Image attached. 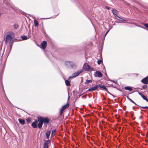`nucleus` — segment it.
Listing matches in <instances>:
<instances>
[{
	"label": "nucleus",
	"instance_id": "e433bc0d",
	"mask_svg": "<svg viewBox=\"0 0 148 148\" xmlns=\"http://www.w3.org/2000/svg\"><path fill=\"white\" fill-rule=\"evenodd\" d=\"M114 16H115V17L116 18H120L119 17V16H118L117 15V14H115V15H114Z\"/></svg>",
	"mask_w": 148,
	"mask_h": 148
},
{
	"label": "nucleus",
	"instance_id": "09e8293b",
	"mask_svg": "<svg viewBox=\"0 0 148 148\" xmlns=\"http://www.w3.org/2000/svg\"><path fill=\"white\" fill-rule=\"evenodd\" d=\"M113 25H115V23H114V24H113Z\"/></svg>",
	"mask_w": 148,
	"mask_h": 148
},
{
	"label": "nucleus",
	"instance_id": "f3484780",
	"mask_svg": "<svg viewBox=\"0 0 148 148\" xmlns=\"http://www.w3.org/2000/svg\"><path fill=\"white\" fill-rule=\"evenodd\" d=\"M56 132V129H54L52 131L51 134V137H53L55 135Z\"/></svg>",
	"mask_w": 148,
	"mask_h": 148
},
{
	"label": "nucleus",
	"instance_id": "6ab92c4d",
	"mask_svg": "<svg viewBox=\"0 0 148 148\" xmlns=\"http://www.w3.org/2000/svg\"><path fill=\"white\" fill-rule=\"evenodd\" d=\"M112 12L113 14L115 15L116 14H117L118 13V11L116 10L113 9L112 10Z\"/></svg>",
	"mask_w": 148,
	"mask_h": 148
},
{
	"label": "nucleus",
	"instance_id": "1a4fd4ad",
	"mask_svg": "<svg viewBox=\"0 0 148 148\" xmlns=\"http://www.w3.org/2000/svg\"><path fill=\"white\" fill-rule=\"evenodd\" d=\"M94 75L95 77H101L102 76V74L99 71H97L95 72Z\"/></svg>",
	"mask_w": 148,
	"mask_h": 148
},
{
	"label": "nucleus",
	"instance_id": "0eeeda50",
	"mask_svg": "<svg viewBox=\"0 0 148 148\" xmlns=\"http://www.w3.org/2000/svg\"><path fill=\"white\" fill-rule=\"evenodd\" d=\"M38 121L39 122V123L38 124V127L40 129H41L42 126L43 124V122L40 117H38Z\"/></svg>",
	"mask_w": 148,
	"mask_h": 148
},
{
	"label": "nucleus",
	"instance_id": "c756f323",
	"mask_svg": "<svg viewBox=\"0 0 148 148\" xmlns=\"http://www.w3.org/2000/svg\"><path fill=\"white\" fill-rule=\"evenodd\" d=\"M144 25L145 27L146 28H148V24L147 23H145L144 24Z\"/></svg>",
	"mask_w": 148,
	"mask_h": 148
},
{
	"label": "nucleus",
	"instance_id": "f704fd0d",
	"mask_svg": "<svg viewBox=\"0 0 148 148\" xmlns=\"http://www.w3.org/2000/svg\"><path fill=\"white\" fill-rule=\"evenodd\" d=\"M144 100H145L147 102H148V99L146 97H145L144 99H143Z\"/></svg>",
	"mask_w": 148,
	"mask_h": 148
},
{
	"label": "nucleus",
	"instance_id": "c85d7f7f",
	"mask_svg": "<svg viewBox=\"0 0 148 148\" xmlns=\"http://www.w3.org/2000/svg\"><path fill=\"white\" fill-rule=\"evenodd\" d=\"M102 60L101 59L98 60L97 61V63L98 64H99L101 62Z\"/></svg>",
	"mask_w": 148,
	"mask_h": 148
},
{
	"label": "nucleus",
	"instance_id": "393cba45",
	"mask_svg": "<svg viewBox=\"0 0 148 148\" xmlns=\"http://www.w3.org/2000/svg\"><path fill=\"white\" fill-rule=\"evenodd\" d=\"M14 27L15 29H17L18 28V25L16 24H14Z\"/></svg>",
	"mask_w": 148,
	"mask_h": 148
},
{
	"label": "nucleus",
	"instance_id": "cd10ccee",
	"mask_svg": "<svg viewBox=\"0 0 148 148\" xmlns=\"http://www.w3.org/2000/svg\"><path fill=\"white\" fill-rule=\"evenodd\" d=\"M147 85H143V86L142 88L143 89H146L147 88Z\"/></svg>",
	"mask_w": 148,
	"mask_h": 148
},
{
	"label": "nucleus",
	"instance_id": "aec40b11",
	"mask_svg": "<svg viewBox=\"0 0 148 148\" xmlns=\"http://www.w3.org/2000/svg\"><path fill=\"white\" fill-rule=\"evenodd\" d=\"M21 37L22 40H26L28 39L27 36L25 35L22 36Z\"/></svg>",
	"mask_w": 148,
	"mask_h": 148
},
{
	"label": "nucleus",
	"instance_id": "37998d69",
	"mask_svg": "<svg viewBox=\"0 0 148 148\" xmlns=\"http://www.w3.org/2000/svg\"><path fill=\"white\" fill-rule=\"evenodd\" d=\"M109 30H108V31L106 32V34H107L108 33V32H109Z\"/></svg>",
	"mask_w": 148,
	"mask_h": 148
},
{
	"label": "nucleus",
	"instance_id": "f8f14e48",
	"mask_svg": "<svg viewBox=\"0 0 148 148\" xmlns=\"http://www.w3.org/2000/svg\"><path fill=\"white\" fill-rule=\"evenodd\" d=\"M38 122L37 120H35L34 122H33L32 124V126L34 128L37 127V123Z\"/></svg>",
	"mask_w": 148,
	"mask_h": 148
},
{
	"label": "nucleus",
	"instance_id": "20e7f679",
	"mask_svg": "<svg viewBox=\"0 0 148 148\" xmlns=\"http://www.w3.org/2000/svg\"><path fill=\"white\" fill-rule=\"evenodd\" d=\"M83 71V69H81L77 71V72L73 73L72 75V76L69 77V79H70L71 78H73L76 77L78 76L80 73L82 72Z\"/></svg>",
	"mask_w": 148,
	"mask_h": 148
},
{
	"label": "nucleus",
	"instance_id": "8fccbe9b",
	"mask_svg": "<svg viewBox=\"0 0 148 148\" xmlns=\"http://www.w3.org/2000/svg\"><path fill=\"white\" fill-rule=\"evenodd\" d=\"M147 109L148 110V106H147Z\"/></svg>",
	"mask_w": 148,
	"mask_h": 148
},
{
	"label": "nucleus",
	"instance_id": "423d86ee",
	"mask_svg": "<svg viewBox=\"0 0 148 148\" xmlns=\"http://www.w3.org/2000/svg\"><path fill=\"white\" fill-rule=\"evenodd\" d=\"M40 117L42 120L43 122H44L45 125V124L46 123L47 124L49 122V119L47 118H43L41 117Z\"/></svg>",
	"mask_w": 148,
	"mask_h": 148
},
{
	"label": "nucleus",
	"instance_id": "7ed1b4c3",
	"mask_svg": "<svg viewBox=\"0 0 148 148\" xmlns=\"http://www.w3.org/2000/svg\"><path fill=\"white\" fill-rule=\"evenodd\" d=\"M13 40V39L10 34H7L5 38V43L7 44L8 42H11Z\"/></svg>",
	"mask_w": 148,
	"mask_h": 148
},
{
	"label": "nucleus",
	"instance_id": "a211bd4d",
	"mask_svg": "<svg viewBox=\"0 0 148 148\" xmlns=\"http://www.w3.org/2000/svg\"><path fill=\"white\" fill-rule=\"evenodd\" d=\"M65 82L67 86H69L70 85V81L67 80H66L65 81Z\"/></svg>",
	"mask_w": 148,
	"mask_h": 148
},
{
	"label": "nucleus",
	"instance_id": "2f4dec72",
	"mask_svg": "<svg viewBox=\"0 0 148 148\" xmlns=\"http://www.w3.org/2000/svg\"><path fill=\"white\" fill-rule=\"evenodd\" d=\"M144 100H145L147 102H148V99L146 97H145L144 99H143Z\"/></svg>",
	"mask_w": 148,
	"mask_h": 148
},
{
	"label": "nucleus",
	"instance_id": "79ce46f5",
	"mask_svg": "<svg viewBox=\"0 0 148 148\" xmlns=\"http://www.w3.org/2000/svg\"><path fill=\"white\" fill-rule=\"evenodd\" d=\"M111 81H112V82H114L115 83V84H116V82H115V81H113V80H112Z\"/></svg>",
	"mask_w": 148,
	"mask_h": 148
},
{
	"label": "nucleus",
	"instance_id": "f03ea898",
	"mask_svg": "<svg viewBox=\"0 0 148 148\" xmlns=\"http://www.w3.org/2000/svg\"><path fill=\"white\" fill-rule=\"evenodd\" d=\"M83 68L85 71H92L94 70L93 68L91 67L89 65L86 63L84 64Z\"/></svg>",
	"mask_w": 148,
	"mask_h": 148
},
{
	"label": "nucleus",
	"instance_id": "9b49d317",
	"mask_svg": "<svg viewBox=\"0 0 148 148\" xmlns=\"http://www.w3.org/2000/svg\"><path fill=\"white\" fill-rule=\"evenodd\" d=\"M141 82L144 84H147L148 83V77H146L143 79L141 80Z\"/></svg>",
	"mask_w": 148,
	"mask_h": 148
},
{
	"label": "nucleus",
	"instance_id": "a19ab883",
	"mask_svg": "<svg viewBox=\"0 0 148 148\" xmlns=\"http://www.w3.org/2000/svg\"><path fill=\"white\" fill-rule=\"evenodd\" d=\"M106 8H107V9L108 10H109L110 9V8L108 7V6H106Z\"/></svg>",
	"mask_w": 148,
	"mask_h": 148
},
{
	"label": "nucleus",
	"instance_id": "bb28decb",
	"mask_svg": "<svg viewBox=\"0 0 148 148\" xmlns=\"http://www.w3.org/2000/svg\"><path fill=\"white\" fill-rule=\"evenodd\" d=\"M69 103H67L66 104V105H64L63 106L65 108H67L68 107H69Z\"/></svg>",
	"mask_w": 148,
	"mask_h": 148
},
{
	"label": "nucleus",
	"instance_id": "49530a36",
	"mask_svg": "<svg viewBox=\"0 0 148 148\" xmlns=\"http://www.w3.org/2000/svg\"><path fill=\"white\" fill-rule=\"evenodd\" d=\"M107 34H106V33L105 34V36H106V35H107Z\"/></svg>",
	"mask_w": 148,
	"mask_h": 148
},
{
	"label": "nucleus",
	"instance_id": "6e6552de",
	"mask_svg": "<svg viewBox=\"0 0 148 148\" xmlns=\"http://www.w3.org/2000/svg\"><path fill=\"white\" fill-rule=\"evenodd\" d=\"M47 41L45 40L43 41L41 44V48L43 49H45L47 46Z\"/></svg>",
	"mask_w": 148,
	"mask_h": 148
},
{
	"label": "nucleus",
	"instance_id": "4468645a",
	"mask_svg": "<svg viewBox=\"0 0 148 148\" xmlns=\"http://www.w3.org/2000/svg\"><path fill=\"white\" fill-rule=\"evenodd\" d=\"M18 121L22 125H24L25 124V121L23 119H19Z\"/></svg>",
	"mask_w": 148,
	"mask_h": 148
},
{
	"label": "nucleus",
	"instance_id": "f257e3e1",
	"mask_svg": "<svg viewBox=\"0 0 148 148\" xmlns=\"http://www.w3.org/2000/svg\"><path fill=\"white\" fill-rule=\"evenodd\" d=\"M65 65L69 67H71L73 69H76L77 67V65L75 63L73 62L67 61L65 62Z\"/></svg>",
	"mask_w": 148,
	"mask_h": 148
},
{
	"label": "nucleus",
	"instance_id": "a18cd8bd",
	"mask_svg": "<svg viewBox=\"0 0 148 148\" xmlns=\"http://www.w3.org/2000/svg\"><path fill=\"white\" fill-rule=\"evenodd\" d=\"M62 108H63L64 110L66 109L63 106L62 107Z\"/></svg>",
	"mask_w": 148,
	"mask_h": 148
},
{
	"label": "nucleus",
	"instance_id": "7c9ffc66",
	"mask_svg": "<svg viewBox=\"0 0 148 148\" xmlns=\"http://www.w3.org/2000/svg\"><path fill=\"white\" fill-rule=\"evenodd\" d=\"M123 20H125L123 19H122V20H120V22L115 21V22L117 23H121V22H122Z\"/></svg>",
	"mask_w": 148,
	"mask_h": 148
},
{
	"label": "nucleus",
	"instance_id": "412c9836",
	"mask_svg": "<svg viewBox=\"0 0 148 148\" xmlns=\"http://www.w3.org/2000/svg\"><path fill=\"white\" fill-rule=\"evenodd\" d=\"M34 24L36 27H37L38 25V21L36 19L34 20Z\"/></svg>",
	"mask_w": 148,
	"mask_h": 148
},
{
	"label": "nucleus",
	"instance_id": "473e14b6",
	"mask_svg": "<svg viewBox=\"0 0 148 148\" xmlns=\"http://www.w3.org/2000/svg\"><path fill=\"white\" fill-rule=\"evenodd\" d=\"M144 100H145L147 102H148V99L146 97H145L144 99H143Z\"/></svg>",
	"mask_w": 148,
	"mask_h": 148
},
{
	"label": "nucleus",
	"instance_id": "dca6fc26",
	"mask_svg": "<svg viewBox=\"0 0 148 148\" xmlns=\"http://www.w3.org/2000/svg\"><path fill=\"white\" fill-rule=\"evenodd\" d=\"M51 134V132L50 131H47L46 133V135L47 138V139H49V136Z\"/></svg>",
	"mask_w": 148,
	"mask_h": 148
},
{
	"label": "nucleus",
	"instance_id": "ea45409f",
	"mask_svg": "<svg viewBox=\"0 0 148 148\" xmlns=\"http://www.w3.org/2000/svg\"><path fill=\"white\" fill-rule=\"evenodd\" d=\"M26 121L27 122H29L30 121V119H27Z\"/></svg>",
	"mask_w": 148,
	"mask_h": 148
},
{
	"label": "nucleus",
	"instance_id": "39448f33",
	"mask_svg": "<svg viewBox=\"0 0 148 148\" xmlns=\"http://www.w3.org/2000/svg\"><path fill=\"white\" fill-rule=\"evenodd\" d=\"M99 86L101 88V90H106L108 93L111 95H112L113 96L112 94H111L108 90L106 88V86L104 85H103L101 84H99Z\"/></svg>",
	"mask_w": 148,
	"mask_h": 148
},
{
	"label": "nucleus",
	"instance_id": "4be33fe9",
	"mask_svg": "<svg viewBox=\"0 0 148 148\" xmlns=\"http://www.w3.org/2000/svg\"><path fill=\"white\" fill-rule=\"evenodd\" d=\"M60 115L61 116L62 115L64 110L63 108H62L61 109H60Z\"/></svg>",
	"mask_w": 148,
	"mask_h": 148
},
{
	"label": "nucleus",
	"instance_id": "c03bdc74",
	"mask_svg": "<svg viewBox=\"0 0 148 148\" xmlns=\"http://www.w3.org/2000/svg\"><path fill=\"white\" fill-rule=\"evenodd\" d=\"M109 30H108V31L106 32V34H107L108 33V32H109Z\"/></svg>",
	"mask_w": 148,
	"mask_h": 148
},
{
	"label": "nucleus",
	"instance_id": "ddd939ff",
	"mask_svg": "<svg viewBox=\"0 0 148 148\" xmlns=\"http://www.w3.org/2000/svg\"><path fill=\"white\" fill-rule=\"evenodd\" d=\"M50 143V140H47L46 141V142L44 144V147L45 148V147H46L47 148H49L48 147V143Z\"/></svg>",
	"mask_w": 148,
	"mask_h": 148
},
{
	"label": "nucleus",
	"instance_id": "2eb2a0df",
	"mask_svg": "<svg viewBox=\"0 0 148 148\" xmlns=\"http://www.w3.org/2000/svg\"><path fill=\"white\" fill-rule=\"evenodd\" d=\"M124 89L126 90H127L129 91H131L132 90V88L130 86H127L124 87Z\"/></svg>",
	"mask_w": 148,
	"mask_h": 148
},
{
	"label": "nucleus",
	"instance_id": "c9c22d12",
	"mask_svg": "<svg viewBox=\"0 0 148 148\" xmlns=\"http://www.w3.org/2000/svg\"><path fill=\"white\" fill-rule=\"evenodd\" d=\"M144 100H145L147 102H148V99L146 97H145L144 99H143Z\"/></svg>",
	"mask_w": 148,
	"mask_h": 148
},
{
	"label": "nucleus",
	"instance_id": "9d476101",
	"mask_svg": "<svg viewBox=\"0 0 148 148\" xmlns=\"http://www.w3.org/2000/svg\"><path fill=\"white\" fill-rule=\"evenodd\" d=\"M99 87V85L98 86V85H96L95 86H94V87L89 88L88 90L89 91H92L95 90H97L98 89Z\"/></svg>",
	"mask_w": 148,
	"mask_h": 148
},
{
	"label": "nucleus",
	"instance_id": "72a5a7b5",
	"mask_svg": "<svg viewBox=\"0 0 148 148\" xmlns=\"http://www.w3.org/2000/svg\"><path fill=\"white\" fill-rule=\"evenodd\" d=\"M144 100H145L147 102H148V99L146 97H145L144 99H143Z\"/></svg>",
	"mask_w": 148,
	"mask_h": 148
},
{
	"label": "nucleus",
	"instance_id": "5701e85b",
	"mask_svg": "<svg viewBox=\"0 0 148 148\" xmlns=\"http://www.w3.org/2000/svg\"><path fill=\"white\" fill-rule=\"evenodd\" d=\"M139 94L141 96L143 99H144L146 97L142 93L139 92Z\"/></svg>",
	"mask_w": 148,
	"mask_h": 148
},
{
	"label": "nucleus",
	"instance_id": "3c124183",
	"mask_svg": "<svg viewBox=\"0 0 148 148\" xmlns=\"http://www.w3.org/2000/svg\"><path fill=\"white\" fill-rule=\"evenodd\" d=\"M45 148H47L46 147H45Z\"/></svg>",
	"mask_w": 148,
	"mask_h": 148
},
{
	"label": "nucleus",
	"instance_id": "4c0bfd02",
	"mask_svg": "<svg viewBox=\"0 0 148 148\" xmlns=\"http://www.w3.org/2000/svg\"><path fill=\"white\" fill-rule=\"evenodd\" d=\"M141 108H143V109H147V106H145V107H141Z\"/></svg>",
	"mask_w": 148,
	"mask_h": 148
},
{
	"label": "nucleus",
	"instance_id": "58836bf2",
	"mask_svg": "<svg viewBox=\"0 0 148 148\" xmlns=\"http://www.w3.org/2000/svg\"><path fill=\"white\" fill-rule=\"evenodd\" d=\"M116 19L120 21V20H122V19L121 18H116Z\"/></svg>",
	"mask_w": 148,
	"mask_h": 148
},
{
	"label": "nucleus",
	"instance_id": "de8ad7c7",
	"mask_svg": "<svg viewBox=\"0 0 148 148\" xmlns=\"http://www.w3.org/2000/svg\"><path fill=\"white\" fill-rule=\"evenodd\" d=\"M69 97H70L69 96V97H68V99H69Z\"/></svg>",
	"mask_w": 148,
	"mask_h": 148
},
{
	"label": "nucleus",
	"instance_id": "a878e982",
	"mask_svg": "<svg viewBox=\"0 0 148 148\" xmlns=\"http://www.w3.org/2000/svg\"><path fill=\"white\" fill-rule=\"evenodd\" d=\"M127 98L131 102L134 103V104H135V103L131 99H130L128 97H127Z\"/></svg>",
	"mask_w": 148,
	"mask_h": 148
},
{
	"label": "nucleus",
	"instance_id": "b1692460",
	"mask_svg": "<svg viewBox=\"0 0 148 148\" xmlns=\"http://www.w3.org/2000/svg\"><path fill=\"white\" fill-rule=\"evenodd\" d=\"M92 82V81L90 80H86V82H85V84H88L90 82Z\"/></svg>",
	"mask_w": 148,
	"mask_h": 148
}]
</instances>
